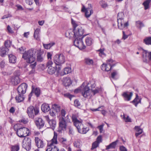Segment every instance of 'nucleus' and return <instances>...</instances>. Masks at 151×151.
I'll list each match as a JSON object with an SVG mask.
<instances>
[{"instance_id":"f257e3e1","label":"nucleus","mask_w":151,"mask_h":151,"mask_svg":"<svg viewBox=\"0 0 151 151\" xmlns=\"http://www.w3.org/2000/svg\"><path fill=\"white\" fill-rule=\"evenodd\" d=\"M20 52L23 54L22 58L27 63H32L35 61L36 59V50L34 49H31L24 53V49L21 47L19 49Z\"/></svg>"},{"instance_id":"f03ea898","label":"nucleus","mask_w":151,"mask_h":151,"mask_svg":"<svg viewBox=\"0 0 151 151\" xmlns=\"http://www.w3.org/2000/svg\"><path fill=\"white\" fill-rule=\"evenodd\" d=\"M72 119L74 125L77 128L79 133L82 134H85L87 133L88 130V129L87 127H84L82 123V121L78 119V116L76 115L72 114Z\"/></svg>"},{"instance_id":"7ed1b4c3","label":"nucleus","mask_w":151,"mask_h":151,"mask_svg":"<svg viewBox=\"0 0 151 151\" xmlns=\"http://www.w3.org/2000/svg\"><path fill=\"white\" fill-rule=\"evenodd\" d=\"M80 90L81 94L84 97L90 99L92 97V94L91 93V91L89 88L88 85H86L85 87L84 86L83 88Z\"/></svg>"},{"instance_id":"20e7f679","label":"nucleus","mask_w":151,"mask_h":151,"mask_svg":"<svg viewBox=\"0 0 151 151\" xmlns=\"http://www.w3.org/2000/svg\"><path fill=\"white\" fill-rule=\"evenodd\" d=\"M59 127L61 130H64L66 129L67 126V123L70 122V119L68 115H66L65 119L63 118L59 119Z\"/></svg>"},{"instance_id":"39448f33","label":"nucleus","mask_w":151,"mask_h":151,"mask_svg":"<svg viewBox=\"0 0 151 151\" xmlns=\"http://www.w3.org/2000/svg\"><path fill=\"white\" fill-rule=\"evenodd\" d=\"M75 39L74 41V44L76 47L79 49L82 50L85 49L86 47L83 44L82 39L83 37H74Z\"/></svg>"},{"instance_id":"423d86ee","label":"nucleus","mask_w":151,"mask_h":151,"mask_svg":"<svg viewBox=\"0 0 151 151\" xmlns=\"http://www.w3.org/2000/svg\"><path fill=\"white\" fill-rule=\"evenodd\" d=\"M39 113V109L34 108L33 106H30L27 108V113L29 117L33 118L35 115H37Z\"/></svg>"},{"instance_id":"0eeeda50","label":"nucleus","mask_w":151,"mask_h":151,"mask_svg":"<svg viewBox=\"0 0 151 151\" xmlns=\"http://www.w3.org/2000/svg\"><path fill=\"white\" fill-rule=\"evenodd\" d=\"M57 138V134L54 132L53 138L50 141L48 142L47 148L46 151H52V148H50V147L53 146V145H55L58 144Z\"/></svg>"},{"instance_id":"6e6552de","label":"nucleus","mask_w":151,"mask_h":151,"mask_svg":"<svg viewBox=\"0 0 151 151\" xmlns=\"http://www.w3.org/2000/svg\"><path fill=\"white\" fill-rule=\"evenodd\" d=\"M65 60V56L62 54L56 55L54 57V62L56 65H61L63 63Z\"/></svg>"},{"instance_id":"1a4fd4ad","label":"nucleus","mask_w":151,"mask_h":151,"mask_svg":"<svg viewBox=\"0 0 151 151\" xmlns=\"http://www.w3.org/2000/svg\"><path fill=\"white\" fill-rule=\"evenodd\" d=\"M31 139L28 137L24 138L22 141V147L27 151H29L31 148Z\"/></svg>"},{"instance_id":"9d476101","label":"nucleus","mask_w":151,"mask_h":151,"mask_svg":"<svg viewBox=\"0 0 151 151\" xmlns=\"http://www.w3.org/2000/svg\"><path fill=\"white\" fill-rule=\"evenodd\" d=\"M81 11L85 13V16L87 17H89L93 13L92 6L91 4H88V7L86 8L83 5Z\"/></svg>"},{"instance_id":"9b49d317","label":"nucleus","mask_w":151,"mask_h":151,"mask_svg":"<svg viewBox=\"0 0 151 151\" xmlns=\"http://www.w3.org/2000/svg\"><path fill=\"white\" fill-rule=\"evenodd\" d=\"M17 135L20 137H23L28 136L29 134V129L23 127L17 131L16 133Z\"/></svg>"},{"instance_id":"f8f14e48","label":"nucleus","mask_w":151,"mask_h":151,"mask_svg":"<svg viewBox=\"0 0 151 151\" xmlns=\"http://www.w3.org/2000/svg\"><path fill=\"white\" fill-rule=\"evenodd\" d=\"M84 30L81 27H78L75 29H73V37H83V35Z\"/></svg>"},{"instance_id":"ddd939ff","label":"nucleus","mask_w":151,"mask_h":151,"mask_svg":"<svg viewBox=\"0 0 151 151\" xmlns=\"http://www.w3.org/2000/svg\"><path fill=\"white\" fill-rule=\"evenodd\" d=\"M52 62L50 60L46 64L47 67L48 68L47 71L49 74L51 75L54 74L56 71V68L52 66Z\"/></svg>"},{"instance_id":"4468645a","label":"nucleus","mask_w":151,"mask_h":151,"mask_svg":"<svg viewBox=\"0 0 151 151\" xmlns=\"http://www.w3.org/2000/svg\"><path fill=\"white\" fill-rule=\"evenodd\" d=\"M113 62V60L111 59L109 60L106 64H103L102 65L101 68L102 70L108 71L110 70L111 68L112 65L111 64Z\"/></svg>"},{"instance_id":"2eb2a0df","label":"nucleus","mask_w":151,"mask_h":151,"mask_svg":"<svg viewBox=\"0 0 151 151\" xmlns=\"http://www.w3.org/2000/svg\"><path fill=\"white\" fill-rule=\"evenodd\" d=\"M27 87V85L25 83H23L21 84L17 88L18 93L23 94L26 92Z\"/></svg>"},{"instance_id":"dca6fc26","label":"nucleus","mask_w":151,"mask_h":151,"mask_svg":"<svg viewBox=\"0 0 151 151\" xmlns=\"http://www.w3.org/2000/svg\"><path fill=\"white\" fill-rule=\"evenodd\" d=\"M32 87H33V86H32ZM33 93H35L37 97H39L40 94V89L38 88H34L32 87L31 92L30 93L29 96V100L30 99Z\"/></svg>"},{"instance_id":"f3484780","label":"nucleus","mask_w":151,"mask_h":151,"mask_svg":"<svg viewBox=\"0 0 151 151\" xmlns=\"http://www.w3.org/2000/svg\"><path fill=\"white\" fill-rule=\"evenodd\" d=\"M118 28L121 30L124 29H127V28L129 24L128 22H125L124 20L123 21H119L118 22Z\"/></svg>"},{"instance_id":"a211bd4d","label":"nucleus","mask_w":151,"mask_h":151,"mask_svg":"<svg viewBox=\"0 0 151 151\" xmlns=\"http://www.w3.org/2000/svg\"><path fill=\"white\" fill-rule=\"evenodd\" d=\"M35 122L36 125L39 129L42 128L44 125V122L41 118H36Z\"/></svg>"},{"instance_id":"6ab92c4d","label":"nucleus","mask_w":151,"mask_h":151,"mask_svg":"<svg viewBox=\"0 0 151 151\" xmlns=\"http://www.w3.org/2000/svg\"><path fill=\"white\" fill-rule=\"evenodd\" d=\"M132 95L133 93L132 92H124L122 94V96L124 98V100L127 101H129L131 100Z\"/></svg>"},{"instance_id":"aec40b11","label":"nucleus","mask_w":151,"mask_h":151,"mask_svg":"<svg viewBox=\"0 0 151 151\" xmlns=\"http://www.w3.org/2000/svg\"><path fill=\"white\" fill-rule=\"evenodd\" d=\"M35 142L36 145L38 148H42L44 145L43 141L41 139H40L38 137H35Z\"/></svg>"},{"instance_id":"412c9836","label":"nucleus","mask_w":151,"mask_h":151,"mask_svg":"<svg viewBox=\"0 0 151 151\" xmlns=\"http://www.w3.org/2000/svg\"><path fill=\"white\" fill-rule=\"evenodd\" d=\"M46 119L48 121V123L50 126L53 129H54L55 127L56 124V121L53 120H50L49 117L47 116L46 117Z\"/></svg>"},{"instance_id":"4be33fe9","label":"nucleus","mask_w":151,"mask_h":151,"mask_svg":"<svg viewBox=\"0 0 151 151\" xmlns=\"http://www.w3.org/2000/svg\"><path fill=\"white\" fill-rule=\"evenodd\" d=\"M9 50L7 47H0V55L2 57H4L6 55Z\"/></svg>"},{"instance_id":"5701e85b","label":"nucleus","mask_w":151,"mask_h":151,"mask_svg":"<svg viewBox=\"0 0 151 151\" xmlns=\"http://www.w3.org/2000/svg\"><path fill=\"white\" fill-rule=\"evenodd\" d=\"M11 82L14 85H16L20 82V80L19 76H16L12 77L11 78Z\"/></svg>"},{"instance_id":"b1692460","label":"nucleus","mask_w":151,"mask_h":151,"mask_svg":"<svg viewBox=\"0 0 151 151\" xmlns=\"http://www.w3.org/2000/svg\"><path fill=\"white\" fill-rule=\"evenodd\" d=\"M141 99L139 97L137 94H136L135 98L131 102L133 103L136 107L137 106L139 103H141Z\"/></svg>"},{"instance_id":"393cba45","label":"nucleus","mask_w":151,"mask_h":151,"mask_svg":"<svg viewBox=\"0 0 151 151\" xmlns=\"http://www.w3.org/2000/svg\"><path fill=\"white\" fill-rule=\"evenodd\" d=\"M41 108L42 111L44 112H47L50 109L49 105L45 103H44L42 105Z\"/></svg>"},{"instance_id":"a878e982","label":"nucleus","mask_w":151,"mask_h":151,"mask_svg":"<svg viewBox=\"0 0 151 151\" xmlns=\"http://www.w3.org/2000/svg\"><path fill=\"white\" fill-rule=\"evenodd\" d=\"M63 83L65 86H67L70 85L72 83L69 78H65L63 79Z\"/></svg>"},{"instance_id":"bb28decb","label":"nucleus","mask_w":151,"mask_h":151,"mask_svg":"<svg viewBox=\"0 0 151 151\" xmlns=\"http://www.w3.org/2000/svg\"><path fill=\"white\" fill-rule=\"evenodd\" d=\"M16 101L17 102H20L22 101L24 99L23 95L21 93H18L15 97Z\"/></svg>"},{"instance_id":"cd10ccee","label":"nucleus","mask_w":151,"mask_h":151,"mask_svg":"<svg viewBox=\"0 0 151 151\" xmlns=\"http://www.w3.org/2000/svg\"><path fill=\"white\" fill-rule=\"evenodd\" d=\"M81 140L79 139L76 140L73 143L74 146L78 148H80L81 146Z\"/></svg>"},{"instance_id":"c85d7f7f","label":"nucleus","mask_w":151,"mask_h":151,"mask_svg":"<svg viewBox=\"0 0 151 151\" xmlns=\"http://www.w3.org/2000/svg\"><path fill=\"white\" fill-rule=\"evenodd\" d=\"M9 61L10 63H15L16 60V57L12 54L9 55Z\"/></svg>"},{"instance_id":"c756f323","label":"nucleus","mask_w":151,"mask_h":151,"mask_svg":"<svg viewBox=\"0 0 151 151\" xmlns=\"http://www.w3.org/2000/svg\"><path fill=\"white\" fill-rule=\"evenodd\" d=\"M118 140L110 144L109 145L106 146V150H108L111 148H115L116 145Z\"/></svg>"},{"instance_id":"7c9ffc66","label":"nucleus","mask_w":151,"mask_h":151,"mask_svg":"<svg viewBox=\"0 0 151 151\" xmlns=\"http://www.w3.org/2000/svg\"><path fill=\"white\" fill-rule=\"evenodd\" d=\"M135 129L136 130L137 132L135 133V136L136 137H138L139 135L141 134L143 132L142 130L140 127L138 126H135Z\"/></svg>"},{"instance_id":"2f4dec72","label":"nucleus","mask_w":151,"mask_h":151,"mask_svg":"<svg viewBox=\"0 0 151 151\" xmlns=\"http://www.w3.org/2000/svg\"><path fill=\"white\" fill-rule=\"evenodd\" d=\"M124 14L122 12H120L118 13L117 15V22L119 21H123L124 20Z\"/></svg>"},{"instance_id":"473e14b6","label":"nucleus","mask_w":151,"mask_h":151,"mask_svg":"<svg viewBox=\"0 0 151 151\" xmlns=\"http://www.w3.org/2000/svg\"><path fill=\"white\" fill-rule=\"evenodd\" d=\"M67 115L66 114L65 111L63 109H62L60 111L59 119L63 118L65 119Z\"/></svg>"},{"instance_id":"72a5a7b5","label":"nucleus","mask_w":151,"mask_h":151,"mask_svg":"<svg viewBox=\"0 0 151 151\" xmlns=\"http://www.w3.org/2000/svg\"><path fill=\"white\" fill-rule=\"evenodd\" d=\"M86 44L88 46H90L93 43V39L90 37H87L86 39Z\"/></svg>"},{"instance_id":"f704fd0d","label":"nucleus","mask_w":151,"mask_h":151,"mask_svg":"<svg viewBox=\"0 0 151 151\" xmlns=\"http://www.w3.org/2000/svg\"><path fill=\"white\" fill-rule=\"evenodd\" d=\"M143 42L147 45H151V37L145 38L143 40Z\"/></svg>"},{"instance_id":"c9c22d12","label":"nucleus","mask_w":151,"mask_h":151,"mask_svg":"<svg viewBox=\"0 0 151 151\" xmlns=\"http://www.w3.org/2000/svg\"><path fill=\"white\" fill-rule=\"evenodd\" d=\"M19 149V145L17 144L11 147V151H18Z\"/></svg>"},{"instance_id":"e433bc0d","label":"nucleus","mask_w":151,"mask_h":151,"mask_svg":"<svg viewBox=\"0 0 151 151\" xmlns=\"http://www.w3.org/2000/svg\"><path fill=\"white\" fill-rule=\"evenodd\" d=\"M37 60L39 62H41L43 60V58L42 56L41 52H39L37 54Z\"/></svg>"},{"instance_id":"4c0bfd02","label":"nucleus","mask_w":151,"mask_h":151,"mask_svg":"<svg viewBox=\"0 0 151 151\" xmlns=\"http://www.w3.org/2000/svg\"><path fill=\"white\" fill-rule=\"evenodd\" d=\"M151 1V0H146L144 2L143 4L144 6L145 9L146 10L149 7V5Z\"/></svg>"},{"instance_id":"58836bf2","label":"nucleus","mask_w":151,"mask_h":151,"mask_svg":"<svg viewBox=\"0 0 151 151\" xmlns=\"http://www.w3.org/2000/svg\"><path fill=\"white\" fill-rule=\"evenodd\" d=\"M73 30L70 29L66 32L65 33V35L67 37L70 38L73 35Z\"/></svg>"},{"instance_id":"ea45409f","label":"nucleus","mask_w":151,"mask_h":151,"mask_svg":"<svg viewBox=\"0 0 151 151\" xmlns=\"http://www.w3.org/2000/svg\"><path fill=\"white\" fill-rule=\"evenodd\" d=\"M71 69L70 68H65L63 70V73L61 74V75L67 74L71 72Z\"/></svg>"},{"instance_id":"a19ab883","label":"nucleus","mask_w":151,"mask_h":151,"mask_svg":"<svg viewBox=\"0 0 151 151\" xmlns=\"http://www.w3.org/2000/svg\"><path fill=\"white\" fill-rule=\"evenodd\" d=\"M23 127L21 126V124H18L15 125L14 126V130L16 131V133L17 132V131L22 129Z\"/></svg>"},{"instance_id":"79ce46f5","label":"nucleus","mask_w":151,"mask_h":151,"mask_svg":"<svg viewBox=\"0 0 151 151\" xmlns=\"http://www.w3.org/2000/svg\"><path fill=\"white\" fill-rule=\"evenodd\" d=\"M55 44L54 43H50L48 44H43V45L45 48L46 49H50Z\"/></svg>"},{"instance_id":"37998d69","label":"nucleus","mask_w":151,"mask_h":151,"mask_svg":"<svg viewBox=\"0 0 151 151\" xmlns=\"http://www.w3.org/2000/svg\"><path fill=\"white\" fill-rule=\"evenodd\" d=\"M136 26L140 29L144 26L143 23L140 21H137L136 22Z\"/></svg>"},{"instance_id":"c03bdc74","label":"nucleus","mask_w":151,"mask_h":151,"mask_svg":"<svg viewBox=\"0 0 151 151\" xmlns=\"http://www.w3.org/2000/svg\"><path fill=\"white\" fill-rule=\"evenodd\" d=\"M85 63L88 65H92L93 64V60L89 58H86L85 59Z\"/></svg>"},{"instance_id":"a18cd8bd","label":"nucleus","mask_w":151,"mask_h":151,"mask_svg":"<svg viewBox=\"0 0 151 151\" xmlns=\"http://www.w3.org/2000/svg\"><path fill=\"white\" fill-rule=\"evenodd\" d=\"M52 108L56 110V111L58 112L60 110V107L59 105L57 104H54L52 105Z\"/></svg>"},{"instance_id":"49530a36","label":"nucleus","mask_w":151,"mask_h":151,"mask_svg":"<svg viewBox=\"0 0 151 151\" xmlns=\"http://www.w3.org/2000/svg\"><path fill=\"white\" fill-rule=\"evenodd\" d=\"M99 144H98V143H97V142L95 141L92 143L91 150H92L96 148L99 146Z\"/></svg>"},{"instance_id":"de8ad7c7","label":"nucleus","mask_w":151,"mask_h":151,"mask_svg":"<svg viewBox=\"0 0 151 151\" xmlns=\"http://www.w3.org/2000/svg\"><path fill=\"white\" fill-rule=\"evenodd\" d=\"M63 95L65 97L69 98L70 100H71V98L74 96L71 95L68 93H64Z\"/></svg>"},{"instance_id":"09e8293b","label":"nucleus","mask_w":151,"mask_h":151,"mask_svg":"<svg viewBox=\"0 0 151 151\" xmlns=\"http://www.w3.org/2000/svg\"><path fill=\"white\" fill-rule=\"evenodd\" d=\"M11 43V42L9 40H7L5 41L4 45L5 46V47H9L10 46V45Z\"/></svg>"},{"instance_id":"8fccbe9b","label":"nucleus","mask_w":151,"mask_h":151,"mask_svg":"<svg viewBox=\"0 0 151 151\" xmlns=\"http://www.w3.org/2000/svg\"><path fill=\"white\" fill-rule=\"evenodd\" d=\"M36 65V63L35 62L33 64H31L30 65V67L32 69L31 71L30 72V73H33L35 71V70H33L35 68Z\"/></svg>"},{"instance_id":"3c124183","label":"nucleus","mask_w":151,"mask_h":151,"mask_svg":"<svg viewBox=\"0 0 151 151\" xmlns=\"http://www.w3.org/2000/svg\"><path fill=\"white\" fill-rule=\"evenodd\" d=\"M74 105L76 107H80L81 104L79 100L77 99L75 100L74 101Z\"/></svg>"},{"instance_id":"603ef678","label":"nucleus","mask_w":151,"mask_h":151,"mask_svg":"<svg viewBox=\"0 0 151 151\" xmlns=\"http://www.w3.org/2000/svg\"><path fill=\"white\" fill-rule=\"evenodd\" d=\"M91 90V93H92V94H93V95H95L99 92L100 89L98 88H97L95 89L94 90L92 89Z\"/></svg>"},{"instance_id":"864d4df0","label":"nucleus","mask_w":151,"mask_h":151,"mask_svg":"<svg viewBox=\"0 0 151 151\" xmlns=\"http://www.w3.org/2000/svg\"><path fill=\"white\" fill-rule=\"evenodd\" d=\"M71 23L73 25V29H75L78 26V24L76 23V22L72 19H71Z\"/></svg>"},{"instance_id":"5fc2aeb1","label":"nucleus","mask_w":151,"mask_h":151,"mask_svg":"<svg viewBox=\"0 0 151 151\" xmlns=\"http://www.w3.org/2000/svg\"><path fill=\"white\" fill-rule=\"evenodd\" d=\"M84 83H83V84H82V85L80 87V88H79L76 89H75L74 91L75 93H77L79 92V91L81 92L80 89H82V88H83V86H84Z\"/></svg>"},{"instance_id":"6e6d98bb","label":"nucleus","mask_w":151,"mask_h":151,"mask_svg":"<svg viewBox=\"0 0 151 151\" xmlns=\"http://www.w3.org/2000/svg\"><path fill=\"white\" fill-rule=\"evenodd\" d=\"M147 52L146 51L144 52V53H145V56L144 54H143L142 55L143 61L145 62H147V60L146 59V54H147Z\"/></svg>"},{"instance_id":"4d7b16f0","label":"nucleus","mask_w":151,"mask_h":151,"mask_svg":"<svg viewBox=\"0 0 151 151\" xmlns=\"http://www.w3.org/2000/svg\"><path fill=\"white\" fill-rule=\"evenodd\" d=\"M69 134H70L73 135L74 133L73 129L72 127L70 126L69 127Z\"/></svg>"},{"instance_id":"13d9d810","label":"nucleus","mask_w":151,"mask_h":151,"mask_svg":"<svg viewBox=\"0 0 151 151\" xmlns=\"http://www.w3.org/2000/svg\"><path fill=\"white\" fill-rule=\"evenodd\" d=\"M67 139L65 138H62L61 139V142L63 145H66L67 143Z\"/></svg>"},{"instance_id":"bf43d9fd","label":"nucleus","mask_w":151,"mask_h":151,"mask_svg":"<svg viewBox=\"0 0 151 151\" xmlns=\"http://www.w3.org/2000/svg\"><path fill=\"white\" fill-rule=\"evenodd\" d=\"M57 66L56 67V71L58 73H60V71L61 69V66L60 65H57Z\"/></svg>"},{"instance_id":"052dcab7","label":"nucleus","mask_w":151,"mask_h":151,"mask_svg":"<svg viewBox=\"0 0 151 151\" xmlns=\"http://www.w3.org/2000/svg\"><path fill=\"white\" fill-rule=\"evenodd\" d=\"M95 142H97V143H98V144H99L100 142H101V136H98Z\"/></svg>"},{"instance_id":"680f3d73","label":"nucleus","mask_w":151,"mask_h":151,"mask_svg":"<svg viewBox=\"0 0 151 151\" xmlns=\"http://www.w3.org/2000/svg\"><path fill=\"white\" fill-rule=\"evenodd\" d=\"M50 148H52V151H58L59 149L55 146H54L53 145V146L50 147Z\"/></svg>"},{"instance_id":"e2e57ef3","label":"nucleus","mask_w":151,"mask_h":151,"mask_svg":"<svg viewBox=\"0 0 151 151\" xmlns=\"http://www.w3.org/2000/svg\"><path fill=\"white\" fill-rule=\"evenodd\" d=\"M104 126V125L102 124L99 126L98 127V128L100 130V133L102 132L103 131V127Z\"/></svg>"},{"instance_id":"0e129e2a","label":"nucleus","mask_w":151,"mask_h":151,"mask_svg":"<svg viewBox=\"0 0 151 151\" xmlns=\"http://www.w3.org/2000/svg\"><path fill=\"white\" fill-rule=\"evenodd\" d=\"M124 119L125 120V121L127 122H131L130 119L129 118V116H127V117H124Z\"/></svg>"},{"instance_id":"69168bd1","label":"nucleus","mask_w":151,"mask_h":151,"mask_svg":"<svg viewBox=\"0 0 151 151\" xmlns=\"http://www.w3.org/2000/svg\"><path fill=\"white\" fill-rule=\"evenodd\" d=\"M16 6L17 7V9L19 10H23V9L22 6L19 5L17 4L16 5Z\"/></svg>"},{"instance_id":"338daca9","label":"nucleus","mask_w":151,"mask_h":151,"mask_svg":"<svg viewBox=\"0 0 151 151\" xmlns=\"http://www.w3.org/2000/svg\"><path fill=\"white\" fill-rule=\"evenodd\" d=\"M7 29L8 31L9 32L11 33H13V30H12L11 28L9 25L8 26Z\"/></svg>"},{"instance_id":"774afa93","label":"nucleus","mask_w":151,"mask_h":151,"mask_svg":"<svg viewBox=\"0 0 151 151\" xmlns=\"http://www.w3.org/2000/svg\"><path fill=\"white\" fill-rule=\"evenodd\" d=\"M120 150L121 151H127V149L123 146H121L120 147Z\"/></svg>"}]
</instances>
